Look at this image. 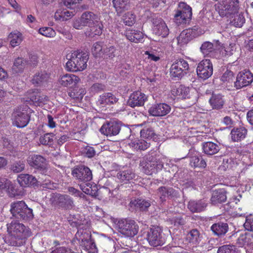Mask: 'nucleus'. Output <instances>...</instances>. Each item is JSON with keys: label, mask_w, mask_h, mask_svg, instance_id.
I'll return each instance as SVG.
<instances>
[{"label": "nucleus", "mask_w": 253, "mask_h": 253, "mask_svg": "<svg viewBox=\"0 0 253 253\" xmlns=\"http://www.w3.org/2000/svg\"><path fill=\"white\" fill-rule=\"evenodd\" d=\"M118 100V98L112 93L107 92L100 96L98 103L102 105V107H104L106 105H111L116 103Z\"/></svg>", "instance_id": "nucleus-30"}, {"label": "nucleus", "mask_w": 253, "mask_h": 253, "mask_svg": "<svg viewBox=\"0 0 253 253\" xmlns=\"http://www.w3.org/2000/svg\"><path fill=\"white\" fill-rule=\"evenodd\" d=\"M50 253H73V252L68 248L59 247L55 248Z\"/></svg>", "instance_id": "nucleus-64"}, {"label": "nucleus", "mask_w": 253, "mask_h": 253, "mask_svg": "<svg viewBox=\"0 0 253 253\" xmlns=\"http://www.w3.org/2000/svg\"><path fill=\"white\" fill-rule=\"evenodd\" d=\"M226 192L224 189H218L212 192L211 201L213 205L224 202L227 198Z\"/></svg>", "instance_id": "nucleus-27"}, {"label": "nucleus", "mask_w": 253, "mask_h": 253, "mask_svg": "<svg viewBox=\"0 0 253 253\" xmlns=\"http://www.w3.org/2000/svg\"><path fill=\"white\" fill-rule=\"evenodd\" d=\"M32 167L37 169H44L46 167V161L44 158L39 155H31L28 160Z\"/></svg>", "instance_id": "nucleus-21"}, {"label": "nucleus", "mask_w": 253, "mask_h": 253, "mask_svg": "<svg viewBox=\"0 0 253 253\" xmlns=\"http://www.w3.org/2000/svg\"><path fill=\"white\" fill-rule=\"evenodd\" d=\"M128 145L134 151L145 150L150 146V142L143 139L136 138L131 140Z\"/></svg>", "instance_id": "nucleus-29"}, {"label": "nucleus", "mask_w": 253, "mask_h": 253, "mask_svg": "<svg viewBox=\"0 0 253 253\" xmlns=\"http://www.w3.org/2000/svg\"><path fill=\"white\" fill-rule=\"evenodd\" d=\"M136 175L131 169L121 170L118 172L117 177L120 182L127 183L134 179Z\"/></svg>", "instance_id": "nucleus-22"}, {"label": "nucleus", "mask_w": 253, "mask_h": 253, "mask_svg": "<svg viewBox=\"0 0 253 253\" xmlns=\"http://www.w3.org/2000/svg\"><path fill=\"white\" fill-rule=\"evenodd\" d=\"M135 16L130 13H127L124 18V22L126 25L132 26L135 23Z\"/></svg>", "instance_id": "nucleus-59"}, {"label": "nucleus", "mask_w": 253, "mask_h": 253, "mask_svg": "<svg viewBox=\"0 0 253 253\" xmlns=\"http://www.w3.org/2000/svg\"><path fill=\"white\" fill-rule=\"evenodd\" d=\"M152 22L153 24V32L156 35L161 36L163 37L168 35L169 29L168 27L161 18H153Z\"/></svg>", "instance_id": "nucleus-15"}, {"label": "nucleus", "mask_w": 253, "mask_h": 253, "mask_svg": "<svg viewBox=\"0 0 253 253\" xmlns=\"http://www.w3.org/2000/svg\"><path fill=\"white\" fill-rule=\"evenodd\" d=\"M193 37V31L191 29L183 30L177 37V42L180 45L187 43Z\"/></svg>", "instance_id": "nucleus-37"}, {"label": "nucleus", "mask_w": 253, "mask_h": 253, "mask_svg": "<svg viewBox=\"0 0 253 253\" xmlns=\"http://www.w3.org/2000/svg\"><path fill=\"white\" fill-rule=\"evenodd\" d=\"M32 110L27 105L16 109L12 114L13 124L18 127L26 126L30 120Z\"/></svg>", "instance_id": "nucleus-5"}, {"label": "nucleus", "mask_w": 253, "mask_h": 253, "mask_svg": "<svg viewBox=\"0 0 253 253\" xmlns=\"http://www.w3.org/2000/svg\"><path fill=\"white\" fill-rule=\"evenodd\" d=\"M49 78V74L43 71L37 73L33 77L32 82L36 85L39 86L46 83Z\"/></svg>", "instance_id": "nucleus-31"}, {"label": "nucleus", "mask_w": 253, "mask_h": 253, "mask_svg": "<svg viewBox=\"0 0 253 253\" xmlns=\"http://www.w3.org/2000/svg\"><path fill=\"white\" fill-rule=\"evenodd\" d=\"M116 51V49L114 46L109 45L103 48V56L112 58L115 56Z\"/></svg>", "instance_id": "nucleus-54"}, {"label": "nucleus", "mask_w": 253, "mask_h": 253, "mask_svg": "<svg viewBox=\"0 0 253 253\" xmlns=\"http://www.w3.org/2000/svg\"><path fill=\"white\" fill-rule=\"evenodd\" d=\"M253 82V74L249 70H243L240 72L234 82V86L237 89L249 85Z\"/></svg>", "instance_id": "nucleus-13"}, {"label": "nucleus", "mask_w": 253, "mask_h": 253, "mask_svg": "<svg viewBox=\"0 0 253 253\" xmlns=\"http://www.w3.org/2000/svg\"><path fill=\"white\" fill-rule=\"evenodd\" d=\"M187 238L190 242L197 244L201 240L202 236L197 229H194L187 234Z\"/></svg>", "instance_id": "nucleus-44"}, {"label": "nucleus", "mask_w": 253, "mask_h": 253, "mask_svg": "<svg viewBox=\"0 0 253 253\" xmlns=\"http://www.w3.org/2000/svg\"><path fill=\"white\" fill-rule=\"evenodd\" d=\"M171 92L174 96H177L179 98L186 99L189 97V88L182 85L173 86Z\"/></svg>", "instance_id": "nucleus-24"}, {"label": "nucleus", "mask_w": 253, "mask_h": 253, "mask_svg": "<svg viewBox=\"0 0 253 253\" xmlns=\"http://www.w3.org/2000/svg\"><path fill=\"white\" fill-rule=\"evenodd\" d=\"M233 72L229 70H226L221 77V80L223 82H229L233 80Z\"/></svg>", "instance_id": "nucleus-63"}, {"label": "nucleus", "mask_w": 253, "mask_h": 253, "mask_svg": "<svg viewBox=\"0 0 253 253\" xmlns=\"http://www.w3.org/2000/svg\"><path fill=\"white\" fill-rule=\"evenodd\" d=\"M113 6L118 13L127 10L129 6V0H113Z\"/></svg>", "instance_id": "nucleus-41"}, {"label": "nucleus", "mask_w": 253, "mask_h": 253, "mask_svg": "<svg viewBox=\"0 0 253 253\" xmlns=\"http://www.w3.org/2000/svg\"><path fill=\"white\" fill-rule=\"evenodd\" d=\"M207 207V204L204 200L198 201H191L189 202L188 208L192 212H198L203 211Z\"/></svg>", "instance_id": "nucleus-34"}, {"label": "nucleus", "mask_w": 253, "mask_h": 253, "mask_svg": "<svg viewBox=\"0 0 253 253\" xmlns=\"http://www.w3.org/2000/svg\"><path fill=\"white\" fill-rule=\"evenodd\" d=\"M188 156L190 158V165L192 167L205 168L206 167V162L202 157L192 155L191 153H189Z\"/></svg>", "instance_id": "nucleus-38"}, {"label": "nucleus", "mask_w": 253, "mask_h": 253, "mask_svg": "<svg viewBox=\"0 0 253 253\" xmlns=\"http://www.w3.org/2000/svg\"><path fill=\"white\" fill-rule=\"evenodd\" d=\"M146 99L147 97L143 93L139 91H135L130 95L127 104L131 107L141 106L144 105Z\"/></svg>", "instance_id": "nucleus-17"}, {"label": "nucleus", "mask_w": 253, "mask_h": 253, "mask_svg": "<svg viewBox=\"0 0 253 253\" xmlns=\"http://www.w3.org/2000/svg\"><path fill=\"white\" fill-rule=\"evenodd\" d=\"M247 134V129L244 127L234 128L231 132V138L234 141H241L243 139Z\"/></svg>", "instance_id": "nucleus-40"}, {"label": "nucleus", "mask_w": 253, "mask_h": 253, "mask_svg": "<svg viewBox=\"0 0 253 253\" xmlns=\"http://www.w3.org/2000/svg\"><path fill=\"white\" fill-rule=\"evenodd\" d=\"M38 32L47 38H53L56 35L55 31L51 27H44L39 29Z\"/></svg>", "instance_id": "nucleus-48"}, {"label": "nucleus", "mask_w": 253, "mask_h": 253, "mask_svg": "<svg viewBox=\"0 0 253 253\" xmlns=\"http://www.w3.org/2000/svg\"><path fill=\"white\" fill-rule=\"evenodd\" d=\"M189 69V64L185 60L180 58L175 60L170 68V75L172 78L181 79Z\"/></svg>", "instance_id": "nucleus-9"}, {"label": "nucleus", "mask_w": 253, "mask_h": 253, "mask_svg": "<svg viewBox=\"0 0 253 253\" xmlns=\"http://www.w3.org/2000/svg\"><path fill=\"white\" fill-rule=\"evenodd\" d=\"M119 231L127 237H133L138 233V226L132 219H122L118 222Z\"/></svg>", "instance_id": "nucleus-8"}, {"label": "nucleus", "mask_w": 253, "mask_h": 253, "mask_svg": "<svg viewBox=\"0 0 253 253\" xmlns=\"http://www.w3.org/2000/svg\"><path fill=\"white\" fill-rule=\"evenodd\" d=\"M11 182L7 178L0 177V190L9 188Z\"/></svg>", "instance_id": "nucleus-62"}, {"label": "nucleus", "mask_w": 253, "mask_h": 253, "mask_svg": "<svg viewBox=\"0 0 253 253\" xmlns=\"http://www.w3.org/2000/svg\"><path fill=\"white\" fill-rule=\"evenodd\" d=\"M131 207H134L142 211L147 210L151 206V202L150 200L143 199H137L131 201L130 203Z\"/></svg>", "instance_id": "nucleus-33"}, {"label": "nucleus", "mask_w": 253, "mask_h": 253, "mask_svg": "<svg viewBox=\"0 0 253 253\" xmlns=\"http://www.w3.org/2000/svg\"><path fill=\"white\" fill-rule=\"evenodd\" d=\"M237 243L240 246L253 245V233L247 232L241 234L237 240Z\"/></svg>", "instance_id": "nucleus-36"}, {"label": "nucleus", "mask_w": 253, "mask_h": 253, "mask_svg": "<svg viewBox=\"0 0 253 253\" xmlns=\"http://www.w3.org/2000/svg\"><path fill=\"white\" fill-rule=\"evenodd\" d=\"M46 96L41 94L40 93H36L31 96L30 99L34 102L38 103L40 105L41 103H43L47 100Z\"/></svg>", "instance_id": "nucleus-52"}, {"label": "nucleus", "mask_w": 253, "mask_h": 253, "mask_svg": "<svg viewBox=\"0 0 253 253\" xmlns=\"http://www.w3.org/2000/svg\"><path fill=\"white\" fill-rule=\"evenodd\" d=\"M216 5V9L221 17L235 14L240 8L239 0H219Z\"/></svg>", "instance_id": "nucleus-6"}, {"label": "nucleus", "mask_w": 253, "mask_h": 253, "mask_svg": "<svg viewBox=\"0 0 253 253\" xmlns=\"http://www.w3.org/2000/svg\"><path fill=\"white\" fill-rule=\"evenodd\" d=\"M157 194L163 202L166 201V198H172L177 196V191L172 187L162 186L157 190Z\"/></svg>", "instance_id": "nucleus-20"}, {"label": "nucleus", "mask_w": 253, "mask_h": 253, "mask_svg": "<svg viewBox=\"0 0 253 253\" xmlns=\"http://www.w3.org/2000/svg\"><path fill=\"white\" fill-rule=\"evenodd\" d=\"M82 0H65L64 4L68 8L73 9L81 3Z\"/></svg>", "instance_id": "nucleus-61"}, {"label": "nucleus", "mask_w": 253, "mask_h": 253, "mask_svg": "<svg viewBox=\"0 0 253 253\" xmlns=\"http://www.w3.org/2000/svg\"><path fill=\"white\" fill-rule=\"evenodd\" d=\"M79 80L80 79L77 76L71 74H66L60 76L59 83L64 86H74L79 82Z\"/></svg>", "instance_id": "nucleus-23"}, {"label": "nucleus", "mask_w": 253, "mask_h": 253, "mask_svg": "<svg viewBox=\"0 0 253 253\" xmlns=\"http://www.w3.org/2000/svg\"><path fill=\"white\" fill-rule=\"evenodd\" d=\"M140 135L142 138L151 139L154 137L155 133L152 127H147L141 130Z\"/></svg>", "instance_id": "nucleus-49"}, {"label": "nucleus", "mask_w": 253, "mask_h": 253, "mask_svg": "<svg viewBox=\"0 0 253 253\" xmlns=\"http://www.w3.org/2000/svg\"><path fill=\"white\" fill-rule=\"evenodd\" d=\"M198 76L203 80L209 78L213 73V66L211 62L209 59L201 61L197 67Z\"/></svg>", "instance_id": "nucleus-12"}, {"label": "nucleus", "mask_w": 253, "mask_h": 253, "mask_svg": "<svg viewBox=\"0 0 253 253\" xmlns=\"http://www.w3.org/2000/svg\"><path fill=\"white\" fill-rule=\"evenodd\" d=\"M17 181L23 187H27L37 183L38 180L32 175L20 174L18 176Z\"/></svg>", "instance_id": "nucleus-25"}, {"label": "nucleus", "mask_w": 253, "mask_h": 253, "mask_svg": "<svg viewBox=\"0 0 253 253\" xmlns=\"http://www.w3.org/2000/svg\"><path fill=\"white\" fill-rule=\"evenodd\" d=\"M141 170L147 175H151L162 169L163 163L160 160L155 159L152 156H146L140 163Z\"/></svg>", "instance_id": "nucleus-7"}, {"label": "nucleus", "mask_w": 253, "mask_h": 253, "mask_svg": "<svg viewBox=\"0 0 253 253\" xmlns=\"http://www.w3.org/2000/svg\"><path fill=\"white\" fill-rule=\"evenodd\" d=\"M91 51L95 57L103 56V48L99 42H95L93 44Z\"/></svg>", "instance_id": "nucleus-53"}, {"label": "nucleus", "mask_w": 253, "mask_h": 253, "mask_svg": "<svg viewBox=\"0 0 253 253\" xmlns=\"http://www.w3.org/2000/svg\"><path fill=\"white\" fill-rule=\"evenodd\" d=\"M209 102L213 109L219 110L223 108L225 101L220 94H212Z\"/></svg>", "instance_id": "nucleus-28"}, {"label": "nucleus", "mask_w": 253, "mask_h": 253, "mask_svg": "<svg viewBox=\"0 0 253 253\" xmlns=\"http://www.w3.org/2000/svg\"><path fill=\"white\" fill-rule=\"evenodd\" d=\"M74 15L73 12L58 10L55 13L54 17L57 21H64L71 18Z\"/></svg>", "instance_id": "nucleus-42"}, {"label": "nucleus", "mask_w": 253, "mask_h": 253, "mask_svg": "<svg viewBox=\"0 0 253 253\" xmlns=\"http://www.w3.org/2000/svg\"><path fill=\"white\" fill-rule=\"evenodd\" d=\"M25 169V164L23 162L18 161L13 163L11 166V170L15 173L21 172Z\"/></svg>", "instance_id": "nucleus-57"}, {"label": "nucleus", "mask_w": 253, "mask_h": 253, "mask_svg": "<svg viewBox=\"0 0 253 253\" xmlns=\"http://www.w3.org/2000/svg\"><path fill=\"white\" fill-rule=\"evenodd\" d=\"M126 36L129 41L134 42H140L143 38V34L141 32L133 29L126 30Z\"/></svg>", "instance_id": "nucleus-35"}, {"label": "nucleus", "mask_w": 253, "mask_h": 253, "mask_svg": "<svg viewBox=\"0 0 253 253\" xmlns=\"http://www.w3.org/2000/svg\"><path fill=\"white\" fill-rule=\"evenodd\" d=\"M10 208V211L12 215L18 219L28 221L33 218L32 210L28 208L24 201L12 203Z\"/></svg>", "instance_id": "nucleus-4"}, {"label": "nucleus", "mask_w": 253, "mask_h": 253, "mask_svg": "<svg viewBox=\"0 0 253 253\" xmlns=\"http://www.w3.org/2000/svg\"><path fill=\"white\" fill-rule=\"evenodd\" d=\"M186 219L187 217L185 216L183 217L182 216L178 215L172 217L171 221L174 226H179L184 225L186 223Z\"/></svg>", "instance_id": "nucleus-56"}, {"label": "nucleus", "mask_w": 253, "mask_h": 253, "mask_svg": "<svg viewBox=\"0 0 253 253\" xmlns=\"http://www.w3.org/2000/svg\"><path fill=\"white\" fill-rule=\"evenodd\" d=\"M82 153L85 156L90 158L95 156L96 152L93 147L86 146L83 149Z\"/></svg>", "instance_id": "nucleus-60"}, {"label": "nucleus", "mask_w": 253, "mask_h": 253, "mask_svg": "<svg viewBox=\"0 0 253 253\" xmlns=\"http://www.w3.org/2000/svg\"><path fill=\"white\" fill-rule=\"evenodd\" d=\"M228 225L227 223L218 222L211 225V229L213 233L217 236L224 235L228 231Z\"/></svg>", "instance_id": "nucleus-26"}, {"label": "nucleus", "mask_w": 253, "mask_h": 253, "mask_svg": "<svg viewBox=\"0 0 253 253\" xmlns=\"http://www.w3.org/2000/svg\"><path fill=\"white\" fill-rule=\"evenodd\" d=\"M7 230L11 238L10 244L13 246H22L23 241L31 235L29 228L17 221H12L8 224Z\"/></svg>", "instance_id": "nucleus-1"}, {"label": "nucleus", "mask_w": 253, "mask_h": 253, "mask_svg": "<svg viewBox=\"0 0 253 253\" xmlns=\"http://www.w3.org/2000/svg\"><path fill=\"white\" fill-rule=\"evenodd\" d=\"M120 130V126L115 122H110L104 124L101 127L100 131L107 136L116 135Z\"/></svg>", "instance_id": "nucleus-18"}, {"label": "nucleus", "mask_w": 253, "mask_h": 253, "mask_svg": "<svg viewBox=\"0 0 253 253\" xmlns=\"http://www.w3.org/2000/svg\"><path fill=\"white\" fill-rule=\"evenodd\" d=\"M52 204L67 209H71L74 206L73 199L67 195L56 194L51 198Z\"/></svg>", "instance_id": "nucleus-14"}, {"label": "nucleus", "mask_w": 253, "mask_h": 253, "mask_svg": "<svg viewBox=\"0 0 253 253\" xmlns=\"http://www.w3.org/2000/svg\"><path fill=\"white\" fill-rule=\"evenodd\" d=\"M200 50L204 55H208L213 50V44L210 42H205L201 45Z\"/></svg>", "instance_id": "nucleus-51"}, {"label": "nucleus", "mask_w": 253, "mask_h": 253, "mask_svg": "<svg viewBox=\"0 0 253 253\" xmlns=\"http://www.w3.org/2000/svg\"><path fill=\"white\" fill-rule=\"evenodd\" d=\"M72 174L78 181L83 183L88 182L92 179V171L85 166L77 167L72 170Z\"/></svg>", "instance_id": "nucleus-11"}, {"label": "nucleus", "mask_w": 253, "mask_h": 253, "mask_svg": "<svg viewBox=\"0 0 253 253\" xmlns=\"http://www.w3.org/2000/svg\"><path fill=\"white\" fill-rule=\"evenodd\" d=\"M202 148L204 153L209 155L216 154L220 149L219 145L211 141L203 143Z\"/></svg>", "instance_id": "nucleus-32"}, {"label": "nucleus", "mask_w": 253, "mask_h": 253, "mask_svg": "<svg viewBox=\"0 0 253 253\" xmlns=\"http://www.w3.org/2000/svg\"><path fill=\"white\" fill-rule=\"evenodd\" d=\"M217 253H238V251L234 245H226L220 247Z\"/></svg>", "instance_id": "nucleus-47"}, {"label": "nucleus", "mask_w": 253, "mask_h": 253, "mask_svg": "<svg viewBox=\"0 0 253 253\" xmlns=\"http://www.w3.org/2000/svg\"><path fill=\"white\" fill-rule=\"evenodd\" d=\"M68 62L66 63L67 70L72 72L81 71L87 67L89 57L87 53L79 50L67 55Z\"/></svg>", "instance_id": "nucleus-2"}, {"label": "nucleus", "mask_w": 253, "mask_h": 253, "mask_svg": "<svg viewBox=\"0 0 253 253\" xmlns=\"http://www.w3.org/2000/svg\"><path fill=\"white\" fill-rule=\"evenodd\" d=\"M175 12H179V13H184L186 17L192 16V8L184 2L179 3L177 9Z\"/></svg>", "instance_id": "nucleus-45"}, {"label": "nucleus", "mask_w": 253, "mask_h": 253, "mask_svg": "<svg viewBox=\"0 0 253 253\" xmlns=\"http://www.w3.org/2000/svg\"><path fill=\"white\" fill-rule=\"evenodd\" d=\"M11 45L14 47L19 45L23 41L22 35L18 31L11 32L8 36Z\"/></svg>", "instance_id": "nucleus-43"}, {"label": "nucleus", "mask_w": 253, "mask_h": 253, "mask_svg": "<svg viewBox=\"0 0 253 253\" xmlns=\"http://www.w3.org/2000/svg\"><path fill=\"white\" fill-rule=\"evenodd\" d=\"M75 238L82 248L88 253H97V248L94 240L91 239V233L86 228H84L83 226H80L75 235Z\"/></svg>", "instance_id": "nucleus-3"}, {"label": "nucleus", "mask_w": 253, "mask_h": 253, "mask_svg": "<svg viewBox=\"0 0 253 253\" xmlns=\"http://www.w3.org/2000/svg\"><path fill=\"white\" fill-rule=\"evenodd\" d=\"M170 107L166 103H159L153 105L149 109V114L156 117L164 116L170 111Z\"/></svg>", "instance_id": "nucleus-16"}, {"label": "nucleus", "mask_w": 253, "mask_h": 253, "mask_svg": "<svg viewBox=\"0 0 253 253\" xmlns=\"http://www.w3.org/2000/svg\"><path fill=\"white\" fill-rule=\"evenodd\" d=\"M146 238L149 244L154 247L161 246L165 242L162 236V230L159 227L150 228L147 232Z\"/></svg>", "instance_id": "nucleus-10"}, {"label": "nucleus", "mask_w": 253, "mask_h": 253, "mask_svg": "<svg viewBox=\"0 0 253 253\" xmlns=\"http://www.w3.org/2000/svg\"><path fill=\"white\" fill-rule=\"evenodd\" d=\"M38 184L40 185L43 188L51 189L53 188V183H51L49 179H44L42 178H39V180H38Z\"/></svg>", "instance_id": "nucleus-58"}, {"label": "nucleus", "mask_w": 253, "mask_h": 253, "mask_svg": "<svg viewBox=\"0 0 253 253\" xmlns=\"http://www.w3.org/2000/svg\"><path fill=\"white\" fill-rule=\"evenodd\" d=\"M192 18V16L186 17L184 13H179V12H175L174 15V21L177 25L186 23L189 21Z\"/></svg>", "instance_id": "nucleus-46"}, {"label": "nucleus", "mask_w": 253, "mask_h": 253, "mask_svg": "<svg viewBox=\"0 0 253 253\" xmlns=\"http://www.w3.org/2000/svg\"><path fill=\"white\" fill-rule=\"evenodd\" d=\"M245 19L243 15L241 14H236L234 18L231 21V23L236 27H241L245 23Z\"/></svg>", "instance_id": "nucleus-50"}, {"label": "nucleus", "mask_w": 253, "mask_h": 253, "mask_svg": "<svg viewBox=\"0 0 253 253\" xmlns=\"http://www.w3.org/2000/svg\"><path fill=\"white\" fill-rule=\"evenodd\" d=\"M28 65V62L24 58L18 57L14 62L12 70L14 73L22 72Z\"/></svg>", "instance_id": "nucleus-39"}, {"label": "nucleus", "mask_w": 253, "mask_h": 253, "mask_svg": "<svg viewBox=\"0 0 253 253\" xmlns=\"http://www.w3.org/2000/svg\"><path fill=\"white\" fill-rule=\"evenodd\" d=\"M53 135L52 133H46L40 138V142L42 145H51L53 142Z\"/></svg>", "instance_id": "nucleus-55"}, {"label": "nucleus", "mask_w": 253, "mask_h": 253, "mask_svg": "<svg viewBox=\"0 0 253 253\" xmlns=\"http://www.w3.org/2000/svg\"><path fill=\"white\" fill-rule=\"evenodd\" d=\"M82 23L85 24L86 26L92 27L94 25H98L100 22L99 16L90 11H86L84 12L82 16Z\"/></svg>", "instance_id": "nucleus-19"}]
</instances>
